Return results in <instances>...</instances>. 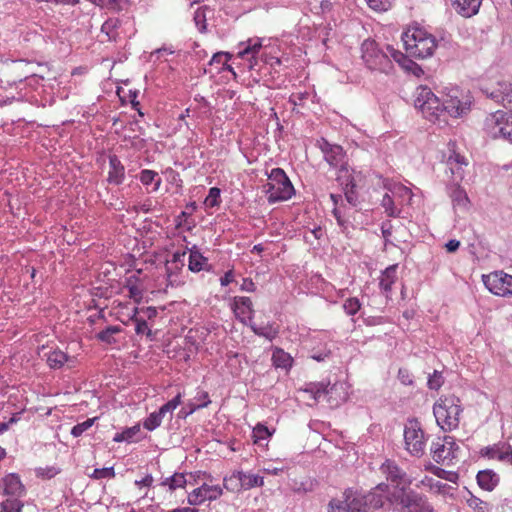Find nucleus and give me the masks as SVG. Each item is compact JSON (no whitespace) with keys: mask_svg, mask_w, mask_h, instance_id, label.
<instances>
[{"mask_svg":"<svg viewBox=\"0 0 512 512\" xmlns=\"http://www.w3.org/2000/svg\"><path fill=\"white\" fill-rule=\"evenodd\" d=\"M317 146L324 155L325 161L334 168H341L342 165H347L344 161L345 151L340 145L331 144L325 138H321L317 141Z\"/></svg>","mask_w":512,"mask_h":512,"instance_id":"ddd939ff","label":"nucleus"},{"mask_svg":"<svg viewBox=\"0 0 512 512\" xmlns=\"http://www.w3.org/2000/svg\"><path fill=\"white\" fill-rule=\"evenodd\" d=\"M59 473V470L54 466L49 467H38L35 469V474L37 477H41L43 479H51Z\"/></svg>","mask_w":512,"mask_h":512,"instance_id":"4d7b16f0","label":"nucleus"},{"mask_svg":"<svg viewBox=\"0 0 512 512\" xmlns=\"http://www.w3.org/2000/svg\"><path fill=\"white\" fill-rule=\"evenodd\" d=\"M461 412L460 400L455 396L441 398L433 407L436 422L444 431H452L459 426Z\"/></svg>","mask_w":512,"mask_h":512,"instance_id":"7ed1b4c3","label":"nucleus"},{"mask_svg":"<svg viewBox=\"0 0 512 512\" xmlns=\"http://www.w3.org/2000/svg\"><path fill=\"white\" fill-rule=\"evenodd\" d=\"M121 332L122 328L120 326H108L104 330L98 332L95 337L102 343L114 345L118 342L115 335Z\"/></svg>","mask_w":512,"mask_h":512,"instance_id":"c756f323","label":"nucleus"},{"mask_svg":"<svg viewBox=\"0 0 512 512\" xmlns=\"http://www.w3.org/2000/svg\"><path fill=\"white\" fill-rule=\"evenodd\" d=\"M45 357L48 366L52 369L62 368L69 359V356L59 349L49 351Z\"/></svg>","mask_w":512,"mask_h":512,"instance_id":"bb28decb","label":"nucleus"},{"mask_svg":"<svg viewBox=\"0 0 512 512\" xmlns=\"http://www.w3.org/2000/svg\"><path fill=\"white\" fill-rule=\"evenodd\" d=\"M477 484L486 491H493L500 482V476L491 469L481 470L476 475Z\"/></svg>","mask_w":512,"mask_h":512,"instance_id":"6ab92c4d","label":"nucleus"},{"mask_svg":"<svg viewBox=\"0 0 512 512\" xmlns=\"http://www.w3.org/2000/svg\"><path fill=\"white\" fill-rule=\"evenodd\" d=\"M414 106L431 122L440 120L444 114L443 101H441L427 86H419L414 94Z\"/></svg>","mask_w":512,"mask_h":512,"instance_id":"423d86ee","label":"nucleus"},{"mask_svg":"<svg viewBox=\"0 0 512 512\" xmlns=\"http://www.w3.org/2000/svg\"><path fill=\"white\" fill-rule=\"evenodd\" d=\"M467 504L478 512H485V507L487 505L483 500L473 495L467 500Z\"/></svg>","mask_w":512,"mask_h":512,"instance_id":"680f3d73","label":"nucleus"},{"mask_svg":"<svg viewBox=\"0 0 512 512\" xmlns=\"http://www.w3.org/2000/svg\"><path fill=\"white\" fill-rule=\"evenodd\" d=\"M404 440L406 449L413 456L420 457L424 454L425 439L424 432L417 419L409 420L404 429Z\"/></svg>","mask_w":512,"mask_h":512,"instance_id":"6e6552de","label":"nucleus"},{"mask_svg":"<svg viewBox=\"0 0 512 512\" xmlns=\"http://www.w3.org/2000/svg\"><path fill=\"white\" fill-rule=\"evenodd\" d=\"M220 194H221V190L219 188H217V187L210 188L209 193L205 199V204L208 207L218 206L221 202Z\"/></svg>","mask_w":512,"mask_h":512,"instance_id":"3c124183","label":"nucleus"},{"mask_svg":"<svg viewBox=\"0 0 512 512\" xmlns=\"http://www.w3.org/2000/svg\"><path fill=\"white\" fill-rule=\"evenodd\" d=\"M393 225L390 220L383 221L381 224V233L384 238L385 244L390 243V237L392 235Z\"/></svg>","mask_w":512,"mask_h":512,"instance_id":"0e129e2a","label":"nucleus"},{"mask_svg":"<svg viewBox=\"0 0 512 512\" xmlns=\"http://www.w3.org/2000/svg\"><path fill=\"white\" fill-rule=\"evenodd\" d=\"M120 26V21L117 18L107 19L101 26V31L108 36L109 41H116L118 37L117 29Z\"/></svg>","mask_w":512,"mask_h":512,"instance_id":"f704fd0d","label":"nucleus"},{"mask_svg":"<svg viewBox=\"0 0 512 512\" xmlns=\"http://www.w3.org/2000/svg\"><path fill=\"white\" fill-rule=\"evenodd\" d=\"M397 265H391L387 267L380 277L379 286L385 292L388 293L392 289V285L395 283L397 276Z\"/></svg>","mask_w":512,"mask_h":512,"instance_id":"393cba45","label":"nucleus"},{"mask_svg":"<svg viewBox=\"0 0 512 512\" xmlns=\"http://www.w3.org/2000/svg\"><path fill=\"white\" fill-rule=\"evenodd\" d=\"M233 306L235 311L239 310L242 314L246 312L253 314L254 312L252 300L249 297L236 296Z\"/></svg>","mask_w":512,"mask_h":512,"instance_id":"ea45409f","label":"nucleus"},{"mask_svg":"<svg viewBox=\"0 0 512 512\" xmlns=\"http://www.w3.org/2000/svg\"><path fill=\"white\" fill-rule=\"evenodd\" d=\"M163 418L164 416L159 411H155L145 419L143 426L148 431H153L161 425Z\"/></svg>","mask_w":512,"mask_h":512,"instance_id":"c03bdc74","label":"nucleus"},{"mask_svg":"<svg viewBox=\"0 0 512 512\" xmlns=\"http://www.w3.org/2000/svg\"><path fill=\"white\" fill-rule=\"evenodd\" d=\"M96 419V417L89 418L84 422L78 423L77 425L73 426V428L71 429V435L74 437L81 436L85 431L92 427Z\"/></svg>","mask_w":512,"mask_h":512,"instance_id":"8fccbe9b","label":"nucleus"},{"mask_svg":"<svg viewBox=\"0 0 512 512\" xmlns=\"http://www.w3.org/2000/svg\"><path fill=\"white\" fill-rule=\"evenodd\" d=\"M361 52L362 59L369 70L386 75L394 70L390 53L384 52L375 40L366 39L361 45Z\"/></svg>","mask_w":512,"mask_h":512,"instance_id":"20e7f679","label":"nucleus"},{"mask_svg":"<svg viewBox=\"0 0 512 512\" xmlns=\"http://www.w3.org/2000/svg\"><path fill=\"white\" fill-rule=\"evenodd\" d=\"M336 180L338 183L342 186V188H356V182L353 177V175L349 172L347 165H342L341 168H339L338 175Z\"/></svg>","mask_w":512,"mask_h":512,"instance_id":"72a5a7b5","label":"nucleus"},{"mask_svg":"<svg viewBox=\"0 0 512 512\" xmlns=\"http://www.w3.org/2000/svg\"><path fill=\"white\" fill-rule=\"evenodd\" d=\"M479 454L481 457L490 460H498L503 463L512 464V447L507 442L499 441L493 445L483 447Z\"/></svg>","mask_w":512,"mask_h":512,"instance_id":"2eb2a0df","label":"nucleus"},{"mask_svg":"<svg viewBox=\"0 0 512 512\" xmlns=\"http://www.w3.org/2000/svg\"><path fill=\"white\" fill-rule=\"evenodd\" d=\"M230 57H231V55L227 52H217L211 58L209 65L210 66H213L215 64L219 65V67H217L218 71H220L222 69L233 71L232 67L227 64Z\"/></svg>","mask_w":512,"mask_h":512,"instance_id":"58836bf2","label":"nucleus"},{"mask_svg":"<svg viewBox=\"0 0 512 512\" xmlns=\"http://www.w3.org/2000/svg\"><path fill=\"white\" fill-rule=\"evenodd\" d=\"M109 168L107 181L114 185L122 184L125 179V167L117 155H109Z\"/></svg>","mask_w":512,"mask_h":512,"instance_id":"a211bd4d","label":"nucleus"},{"mask_svg":"<svg viewBox=\"0 0 512 512\" xmlns=\"http://www.w3.org/2000/svg\"><path fill=\"white\" fill-rule=\"evenodd\" d=\"M343 308L348 315H355L361 308V303L358 298L351 297L344 301Z\"/></svg>","mask_w":512,"mask_h":512,"instance_id":"603ef678","label":"nucleus"},{"mask_svg":"<svg viewBox=\"0 0 512 512\" xmlns=\"http://www.w3.org/2000/svg\"><path fill=\"white\" fill-rule=\"evenodd\" d=\"M344 194H345V198L347 200V202L355 207L357 206L359 200H358V193L356 192V188H344Z\"/></svg>","mask_w":512,"mask_h":512,"instance_id":"e2e57ef3","label":"nucleus"},{"mask_svg":"<svg viewBox=\"0 0 512 512\" xmlns=\"http://www.w3.org/2000/svg\"><path fill=\"white\" fill-rule=\"evenodd\" d=\"M425 469L429 472H431L432 474H434L435 476H437L438 478H441V479H444L446 481H449L451 483H457L458 481V474L456 472H453V471H447L445 469H442L438 466H435L433 464H428Z\"/></svg>","mask_w":512,"mask_h":512,"instance_id":"473e14b6","label":"nucleus"},{"mask_svg":"<svg viewBox=\"0 0 512 512\" xmlns=\"http://www.w3.org/2000/svg\"><path fill=\"white\" fill-rule=\"evenodd\" d=\"M223 493L219 485L202 484L188 494L187 501L190 505L198 506L205 501H213L218 499Z\"/></svg>","mask_w":512,"mask_h":512,"instance_id":"4468645a","label":"nucleus"},{"mask_svg":"<svg viewBox=\"0 0 512 512\" xmlns=\"http://www.w3.org/2000/svg\"><path fill=\"white\" fill-rule=\"evenodd\" d=\"M422 483L430 486L431 489L436 490L438 493H446V490L450 488L449 485L429 477H426Z\"/></svg>","mask_w":512,"mask_h":512,"instance_id":"6e6d98bb","label":"nucleus"},{"mask_svg":"<svg viewBox=\"0 0 512 512\" xmlns=\"http://www.w3.org/2000/svg\"><path fill=\"white\" fill-rule=\"evenodd\" d=\"M389 494V485L384 482L379 483L373 491L366 496V502H369L370 505L376 509L382 508Z\"/></svg>","mask_w":512,"mask_h":512,"instance_id":"4be33fe9","label":"nucleus"},{"mask_svg":"<svg viewBox=\"0 0 512 512\" xmlns=\"http://www.w3.org/2000/svg\"><path fill=\"white\" fill-rule=\"evenodd\" d=\"M186 482L185 474L176 472L172 476L165 478L161 482V486H167L169 490L174 491L177 488H183Z\"/></svg>","mask_w":512,"mask_h":512,"instance_id":"c9c22d12","label":"nucleus"},{"mask_svg":"<svg viewBox=\"0 0 512 512\" xmlns=\"http://www.w3.org/2000/svg\"><path fill=\"white\" fill-rule=\"evenodd\" d=\"M2 487L4 494L13 498H20L26 494V488L17 473L7 474L2 479Z\"/></svg>","mask_w":512,"mask_h":512,"instance_id":"dca6fc26","label":"nucleus"},{"mask_svg":"<svg viewBox=\"0 0 512 512\" xmlns=\"http://www.w3.org/2000/svg\"><path fill=\"white\" fill-rule=\"evenodd\" d=\"M91 477L94 479L113 478L115 477V471L113 467L96 468Z\"/></svg>","mask_w":512,"mask_h":512,"instance_id":"bf43d9fd","label":"nucleus"},{"mask_svg":"<svg viewBox=\"0 0 512 512\" xmlns=\"http://www.w3.org/2000/svg\"><path fill=\"white\" fill-rule=\"evenodd\" d=\"M243 490H249L253 487H261L264 485V478L251 473L241 471Z\"/></svg>","mask_w":512,"mask_h":512,"instance_id":"e433bc0d","label":"nucleus"},{"mask_svg":"<svg viewBox=\"0 0 512 512\" xmlns=\"http://www.w3.org/2000/svg\"><path fill=\"white\" fill-rule=\"evenodd\" d=\"M456 91L454 95H449L443 101V111L452 117H461L468 113L472 104V97L469 94L458 95Z\"/></svg>","mask_w":512,"mask_h":512,"instance_id":"9b49d317","label":"nucleus"},{"mask_svg":"<svg viewBox=\"0 0 512 512\" xmlns=\"http://www.w3.org/2000/svg\"><path fill=\"white\" fill-rule=\"evenodd\" d=\"M209 395L205 391H200L194 397L193 400L189 401L186 406L182 407L178 413L179 418H186L193 414L196 410L207 407L210 404Z\"/></svg>","mask_w":512,"mask_h":512,"instance_id":"f3484780","label":"nucleus"},{"mask_svg":"<svg viewBox=\"0 0 512 512\" xmlns=\"http://www.w3.org/2000/svg\"><path fill=\"white\" fill-rule=\"evenodd\" d=\"M386 49L390 53L393 60L402 64V66L405 67L407 70L411 71L413 69V66L409 63L410 59H407L400 51L395 50L389 45L386 46Z\"/></svg>","mask_w":512,"mask_h":512,"instance_id":"09e8293b","label":"nucleus"},{"mask_svg":"<svg viewBox=\"0 0 512 512\" xmlns=\"http://www.w3.org/2000/svg\"><path fill=\"white\" fill-rule=\"evenodd\" d=\"M186 257V251H176L172 255L171 260H167L165 264V272L167 275V281L169 284H173V275L172 272L173 265L175 266V269H182L184 267Z\"/></svg>","mask_w":512,"mask_h":512,"instance_id":"b1692460","label":"nucleus"},{"mask_svg":"<svg viewBox=\"0 0 512 512\" xmlns=\"http://www.w3.org/2000/svg\"><path fill=\"white\" fill-rule=\"evenodd\" d=\"M188 268L192 272H200L202 270L210 271L211 265L208 259L202 255L197 246L189 249Z\"/></svg>","mask_w":512,"mask_h":512,"instance_id":"aec40b11","label":"nucleus"},{"mask_svg":"<svg viewBox=\"0 0 512 512\" xmlns=\"http://www.w3.org/2000/svg\"><path fill=\"white\" fill-rule=\"evenodd\" d=\"M262 44L259 40H249L243 49L238 51V56L243 59H247L252 67V59L256 57L260 51Z\"/></svg>","mask_w":512,"mask_h":512,"instance_id":"c85d7f7f","label":"nucleus"},{"mask_svg":"<svg viewBox=\"0 0 512 512\" xmlns=\"http://www.w3.org/2000/svg\"><path fill=\"white\" fill-rule=\"evenodd\" d=\"M443 439L447 445V448H450L449 451L451 454V458L453 460L454 458L457 457V451L459 450V446L456 444L454 438L451 436H445Z\"/></svg>","mask_w":512,"mask_h":512,"instance_id":"338daca9","label":"nucleus"},{"mask_svg":"<svg viewBox=\"0 0 512 512\" xmlns=\"http://www.w3.org/2000/svg\"><path fill=\"white\" fill-rule=\"evenodd\" d=\"M194 21L198 29L202 32L206 29L205 14L200 9H197L194 14Z\"/></svg>","mask_w":512,"mask_h":512,"instance_id":"774afa93","label":"nucleus"},{"mask_svg":"<svg viewBox=\"0 0 512 512\" xmlns=\"http://www.w3.org/2000/svg\"><path fill=\"white\" fill-rule=\"evenodd\" d=\"M271 436L269 429L263 424H257L253 429L254 443L263 445L262 441L267 440Z\"/></svg>","mask_w":512,"mask_h":512,"instance_id":"a18cd8bd","label":"nucleus"},{"mask_svg":"<svg viewBox=\"0 0 512 512\" xmlns=\"http://www.w3.org/2000/svg\"><path fill=\"white\" fill-rule=\"evenodd\" d=\"M501 93L503 96L502 104L512 110V84L501 81Z\"/></svg>","mask_w":512,"mask_h":512,"instance_id":"de8ad7c7","label":"nucleus"},{"mask_svg":"<svg viewBox=\"0 0 512 512\" xmlns=\"http://www.w3.org/2000/svg\"><path fill=\"white\" fill-rule=\"evenodd\" d=\"M483 130L492 139L512 143V113L498 110L489 114L485 118Z\"/></svg>","mask_w":512,"mask_h":512,"instance_id":"0eeeda50","label":"nucleus"},{"mask_svg":"<svg viewBox=\"0 0 512 512\" xmlns=\"http://www.w3.org/2000/svg\"><path fill=\"white\" fill-rule=\"evenodd\" d=\"M223 485L230 492L243 490L241 471H235L230 476L224 477Z\"/></svg>","mask_w":512,"mask_h":512,"instance_id":"2f4dec72","label":"nucleus"},{"mask_svg":"<svg viewBox=\"0 0 512 512\" xmlns=\"http://www.w3.org/2000/svg\"><path fill=\"white\" fill-rule=\"evenodd\" d=\"M139 312L138 308L134 309L133 315L130 317V320L135 322V332L138 335L146 334L148 338H152V331L148 328L147 322L145 319H141L137 317Z\"/></svg>","mask_w":512,"mask_h":512,"instance_id":"4c0bfd02","label":"nucleus"},{"mask_svg":"<svg viewBox=\"0 0 512 512\" xmlns=\"http://www.w3.org/2000/svg\"><path fill=\"white\" fill-rule=\"evenodd\" d=\"M444 383V378L440 371L434 370L432 374L429 375L427 385L432 390H438Z\"/></svg>","mask_w":512,"mask_h":512,"instance_id":"864d4df0","label":"nucleus"},{"mask_svg":"<svg viewBox=\"0 0 512 512\" xmlns=\"http://www.w3.org/2000/svg\"><path fill=\"white\" fill-rule=\"evenodd\" d=\"M368 6L376 11H387L390 6L392 0H366Z\"/></svg>","mask_w":512,"mask_h":512,"instance_id":"052dcab7","label":"nucleus"},{"mask_svg":"<svg viewBox=\"0 0 512 512\" xmlns=\"http://www.w3.org/2000/svg\"><path fill=\"white\" fill-rule=\"evenodd\" d=\"M252 331L258 335V336H263L267 339H272L275 334H276V331H272V327L271 326H265V327H258L256 326L255 324H251L250 325Z\"/></svg>","mask_w":512,"mask_h":512,"instance_id":"13d9d810","label":"nucleus"},{"mask_svg":"<svg viewBox=\"0 0 512 512\" xmlns=\"http://www.w3.org/2000/svg\"><path fill=\"white\" fill-rule=\"evenodd\" d=\"M380 471L385 475L387 481H389L395 489L401 487H409L412 483L407 473L401 469L395 461L386 460L381 466Z\"/></svg>","mask_w":512,"mask_h":512,"instance_id":"f8f14e48","label":"nucleus"},{"mask_svg":"<svg viewBox=\"0 0 512 512\" xmlns=\"http://www.w3.org/2000/svg\"><path fill=\"white\" fill-rule=\"evenodd\" d=\"M453 9L463 17H471L478 13L481 0H450Z\"/></svg>","mask_w":512,"mask_h":512,"instance_id":"412c9836","label":"nucleus"},{"mask_svg":"<svg viewBox=\"0 0 512 512\" xmlns=\"http://www.w3.org/2000/svg\"><path fill=\"white\" fill-rule=\"evenodd\" d=\"M482 280L491 293L502 297L512 296V275L496 271L483 275Z\"/></svg>","mask_w":512,"mask_h":512,"instance_id":"1a4fd4ad","label":"nucleus"},{"mask_svg":"<svg viewBox=\"0 0 512 512\" xmlns=\"http://www.w3.org/2000/svg\"><path fill=\"white\" fill-rule=\"evenodd\" d=\"M273 365L276 368L288 370L292 366L293 359L281 348H276L272 354Z\"/></svg>","mask_w":512,"mask_h":512,"instance_id":"7c9ffc66","label":"nucleus"},{"mask_svg":"<svg viewBox=\"0 0 512 512\" xmlns=\"http://www.w3.org/2000/svg\"><path fill=\"white\" fill-rule=\"evenodd\" d=\"M328 512H368L361 499L353 496L351 490H346L341 499L333 498L328 504Z\"/></svg>","mask_w":512,"mask_h":512,"instance_id":"9d476101","label":"nucleus"},{"mask_svg":"<svg viewBox=\"0 0 512 512\" xmlns=\"http://www.w3.org/2000/svg\"><path fill=\"white\" fill-rule=\"evenodd\" d=\"M139 180L146 187L153 184L152 192L158 191L162 183L158 173L150 169H143L139 174Z\"/></svg>","mask_w":512,"mask_h":512,"instance_id":"a878e982","label":"nucleus"},{"mask_svg":"<svg viewBox=\"0 0 512 512\" xmlns=\"http://www.w3.org/2000/svg\"><path fill=\"white\" fill-rule=\"evenodd\" d=\"M381 206L389 217L395 218L400 216V210L395 207L393 198L388 193L384 194Z\"/></svg>","mask_w":512,"mask_h":512,"instance_id":"37998d69","label":"nucleus"},{"mask_svg":"<svg viewBox=\"0 0 512 512\" xmlns=\"http://www.w3.org/2000/svg\"><path fill=\"white\" fill-rule=\"evenodd\" d=\"M449 196L454 206L466 207L469 199L466 191L458 184H452L448 187Z\"/></svg>","mask_w":512,"mask_h":512,"instance_id":"cd10ccee","label":"nucleus"},{"mask_svg":"<svg viewBox=\"0 0 512 512\" xmlns=\"http://www.w3.org/2000/svg\"><path fill=\"white\" fill-rule=\"evenodd\" d=\"M449 449L450 448H447L444 439H439L437 442H433L430 448L432 458L437 463H445L446 461H452Z\"/></svg>","mask_w":512,"mask_h":512,"instance_id":"5701e85b","label":"nucleus"},{"mask_svg":"<svg viewBox=\"0 0 512 512\" xmlns=\"http://www.w3.org/2000/svg\"><path fill=\"white\" fill-rule=\"evenodd\" d=\"M140 432V425H134L132 427L126 428L121 433H116L113 437V441L115 442H131L134 437Z\"/></svg>","mask_w":512,"mask_h":512,"instance_id":"a19ab883","label":"nucleus"},{"mask_svg":"<svg viewBox=\"0 0 512 512\" xmlns=\"http://www.w3.org/2000/svg\"><path fill=\"white\" fill-rule=\"evenodd\" d=\"M403 42L406 51L415 58L432 56L437 47L436 39L422 28H414L403 33Z\"/></svg>","mask_w":512,"mask_h":512,"instance_id":"f03ea898","label":"nucleus"},{"mask_svg":"<svg viewBox=\"0 0 512 512\" xmlns=\"http://www.w3.org/2000/svg\"><path fill=\"white\" fill-rule=\"evenodd\" d=\"M501 89V81H499L495 87L486 88L484 92L487 95V97L491 98L495 102L502 103L503 96L501 93Z\"/></svg>","mask_w":512,"mask_h":512,"instance_id":"5fc2aeb1","label":"nucleus"},{"mask_svg":"<svg viewBox=\"0 0 512 512\" xmlns=\"http://www.w3.org/2000/svg\"><path fill=\"white\" fill-rule=\"evenodd\" d=\"M398 379L403 385H412L413 377L408 369L400 368L398 371Z\"/></svg>","mask_w":512,"mask_h":512,"instance_id":"69168bd1","label":"nucleus"},{"mask_svg":"<svg viewBox=\"0 0 512 512\" xmlns=\"http://www.w3.org/2000/svg\"><path fill=\"white\" fill-rule=\"evenodd\" d=\"M466 164L464 161V157L456 154L454 156H450L448 159V165L450 166V170L452 174H457L460 179H462L461 166Z\"/></svg>","mask_w":512,"mask_h":512,"instance_id":"49530a36","label":"nucleus"},{"mask_svg":"<svg viewBox=\"0 0 512 512\" xmlns=\"http://www.w3.org/2000/svg\"><path fill=\"white\" fill-rule=\"evenodd\" d=\"M24 504L19 498H8L1 503L0 512H21Z\"/></svg>","mask_w":512,"mask_h":512,"instance_id":"79ce46f5","label":"nucleus"},{"mask_svg":"<svg viewBox=\"0 0 512 512\" xmlns=\"http://www.w3.org/2000/svg\"><path fill=\"white\" fill-rule=\"evenodd\" d=\"M387 500L394 505L399 512H433L434 509L422 494L401 487L390 492Z\"/></svg>","mask_w":512,"mask_h":512,"instance_id":"f257e3e1","label":"nucleus"},{"mask_svg":"<svg viewBox=\"0 0 512 512\" xmlns=\"http://www.w3.org/2000/svg\"><path fill=\"white\" fill-rule=\"evenodd\" d=\"M269 182L264 186L268 194V202L276 203L286 201L295 194V189L281 168H273L268 175Z\"/></svg>","mask_w":512,"mask_h":512,"instance_id":"39448f33","label":"nucleus"}]
</instances>
